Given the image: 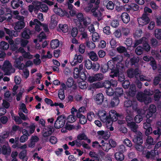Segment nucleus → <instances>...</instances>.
I'll return each instance as SVG.
<instances>
[{"label": "nucleus", "mask_w": 161, "mask_h": 161, "mask_svg": "<svg viewBox=\"0 0 161 161\" xmlns=\"http://www.w3.org/2000/svg\"><path fill=\"white\" fill-rule=\"evenodd\" d=\"M53 128L47 127L44 128L42 131V135L44 137H46L50 136L53 132Z\"/></svg>", "instance_id": "393cba45"}, {"label": "nucleus", "mask_w": 161, "mask_h": 161, "mask_svg": "<svg viewBox=\"0 0 161 161\" xmlns=\"http://www.w3.org/2000/svg\"><path fill=\"white\" fill-rule=\"evenodd\" d=\"M121 64L118 63L114 60L108 61L107 64L103 65L101 68V71L103 73L107 72L108 69L111 70L110 76L112 78L117 76L118 75L119 70L123 68Z\"/></svg>", "instance_id": "f257e3e1"}, {"label": "nucleus", "mask_w": 161, "mask_h": 161, "mask_svg": "<svg viewBox=\"0 0 161 161\" xmlns=\"http://www.w3.org/2000/svg\"><path fill=\"white\" fill-rule=\"evenodd\" d=\"M6 13H5V17L7 21H9L12 18V15L11 14V11L10 9H5Z\"/></svg>", "instance_id": "72a5a7b5"}, {"label": "nucleus", "mask_w": 161, "mask_h": 161, "mask_svg": "<svg viewBox=\"0 0 161 161\" xmlns=\"http://www.w3.org/2000/svg\"><path fill=\"white\" fill-rule=\"evenodd\" d=\"M133 111H130L128 109L126 110L127 115L126 119L127 123L128 126L130 129L133 132L136 131L138 128V125L134 122H131L133 120Z\"/></svg>", "instance_id": "39448f33"}, {"label": "nucleus", "mask_w": 161, "mask_h": 161, "mask_svg": "<svg viewBox=\"0 0 161 161\" xmlns=\"http://www.w3.org/2000/svg\"><path fill=\"white\" fill-rule=\"evenodd\" d=\"M138 113L140 114L137 115L135 117L134 119L135 122L138 123H140L143 119L142 117L141 114H144V112L142 110H137Z\"/></svg>", "instance_id": "412c9836"}, {"label": "nucleus", "mask_w": 161, "mask_h": 161, "mask_svg": "<svg viewBox=\"0 0 161 161\" xmlns=\"http://www.w3.org/2000/svg\"><path fill=\"white\" fill-rule=\"evenodd\" d=\"M92 62L90 60L87 59L85 61V65L87 69H91L92 67Z\"/></svg>", "instance_id": "a18cd8bd"}, {"label": "nucleus", "mask_w": 161, "mask_h": 161, "mask_svg": "<svg viewBox=\"0 0 161 161\" xmlns=\"http://www.w3.org/2000/svg\"><path fill=\"white\" fill-rule=\"evenodd\" d=\"M153 92L150 90H146L144 91V94L142 92H139L137 95V98L141 102H144L146 104L150 103L152 101L151 98L148 96L152 95Z\"/></svg>", "instance_id": "7ed1b4c3"}, {"label": "nucleus", "mask_w": 161, "mask_h": 161, "mask_svg": "<svg viewBox=\"0 0 161 161\" xmlns=\"http://www.w3.org/2000/svg\"><path fill=\"white\" fill-rule=\"evenodd\" d=\"M129 8L128 9H132L135 11H137L138 10L139 6L136 4L135 3H131L130 5H129Z\"/></svg>", "instance_id": "864d4df0"}, {"label": "nucleus", "mask_w": 161, "mask_h": 161, "mask_svg": "<svg viewBox=\"0 0 161 161\" xmlns=\"http://www.w3.org/2000/svg\"><path fill=\"white\" fill-rule=\"evenodd\" d=\"M151 122L152 120L147 119L146 122L143 124V127L146 130L145 133L146 136H148L152 133V128L151 127Z\"/></svg>", "instance_id": "9d476101"}, {"label": "nucleus", "mask_w": 161, "mask_h": 161, "mask_svg": "<svg viewBox=\"0 0 161 161\" xmlns=\"http://www.w3.org/2000/svg\"><path fill=\"white\" fill-rule=\"evenodd\" d=\"M23 2L20 0H13L11 2V5L14 9H16L19 7L20 4L22 5Z\"/></svg>", "instance_id": "cd10ccee"}, {"label": "nucleus", "mask_w": 161, "mask_h": 161, "mask_svg": "<svg viewBox=\"0 0 161 161\" xmlns=\"http://www.w3.org/2000/svg\"><path fill=\"white\" fill-rule=\"evenodd\" d=\"M76 119V118L74 114L69 115L67 118V121L70 123L74 122Z\"/></svg>", "instance_id": "09e8293b"}, {"label": "nucleus", "mask_w": 161, "mask_h": 161, "mask_svg": "<svg viewBox=\"0 0 161 161\" xmlns=\"http://www.w3.org/2000/svg\"><path fill=\"white\" fill-rule=\"evenodd\" d=\"M66 85L68 87H71L74 84V81L72 78H69L66 83Z\"/></svg>", "instance_id": "bf43d9fd"}, {"label": "nucleus", "mask_w": 161, "mask_h": 161, "mask_svg": "<svg viewBox=\"0 0 161 161\" xmlns=\"http://www.w3.org/2000/svg\"><path fill=\"white\" fill-rule=\"evenodd\" d=\"M98 115L100 120L103 122L105 123L107 127L110 131H113L114 129L112 126V121L106 115V112L104 110L99 111Z\"/></svg>", "instance_id": "20e7f679"}, {"label": "nucleus", "mask_w": 161, "mask_h": 161, "mask_svg": "<svg viewBox=\"0 0 161 161\" xmlns=\"http://www.w3.org/2000/svg\"><path fill=\"white\" fill-rule=\"evenodd\" d=\"M46 38V36L45 33L43 32H41L38 37L37 40L39 42H41L42 39H45Z\"/></svg>", "instance_id": "0e129e2a"}, {"label": "nucleus", "mask_w": 161, "mask_h": 161, "mask_svg": "<svg viewBox=\"0 0 161 161\" xmlns=\"http://www.w3.org/2000/svg\"><path fill=\"white\" fill-rule=\"evenodd\" d=\"M25 89L24 88H21L19 91V92L17 95L16 99L17 101H19L21 98L22 95L25 92Z\"/></svg>", "instance_id": "6e6d98bb"}, {"label": "nucleus", "mask_w": 161, "mask_h": 161, "mask_svg": "<svg viewBox=\"0 0 161 161\" xmlns=\"http://www.w3.org/2000/svg\"><path fill=\"white\" fill-rule=\"evenodd\" d=\"M116 112L114 110H110L109 112V118L112 121H116L117 120V117L119 116Z\"/></svg>", "instance_id": "6ab92c4d"}, {"label": "nucleus", "mask_w": 161, "mask_h": 161, "mask_svg": "<svg viewBox=\"0 0 161 161\" xmlns=\"http://www.w3.org/2000/svg\"><path fill=\"white\" fill-rule=\"evenodd\" d=\"M103 98L104 96L102 93L97 94L93 97L94 100L98 104H100L103 103Z\"/></svg>", "instance_id": "a211bd4d"}, {"label": "nucleus", "mask_w": 161, "mask_h": 161, "mask_svg": "<svg viewBox=\"0 0 161 161\" xmlns=\"http://www.w3.org/2000/svg\"><path fill=\"white\" fill-rule=\"evenodd\" d=\"M9 47V45L4 41H2L0 43V50H6Z\"/></svg>", "instance_id": "4c0bfd02"}, {"label": "nucleus", "mask_w": 161, "mask_h": 161, "mask_svg": "<svg viewBox=\"0 0 161 161\" xmlns=\"http://www.w3.org/2000/svg\"><path fill=\"white\" fill-rule=\"evenodd\" d=\"M20 52L23 53V57L25 58L31 59L33 58V56L31 55L29 53H27L25 52L23 48L22 47H20L17 52Z\"/></svg>", "instance_id": "bb28decb"}, {"label": "nucleus", "mask_w": 161, "mask_h": 161, "mask_svg": "<svg viewBox=\"0 0 161 161\" xmlns=\"http://www.w3.org/2000/svg\"><path fill=\"white\" fill-rule=\"evenodd\" d=\"M59 27L60 29L64 33L67 32L68 31V25H66L59 24Z\"/></svg>", "instance_id": "de8ad7c7"}, {"label": "nucleus", "mask_w": 161, "mask_h": 161, "mask_svg": "<svg viewBox=\"0 0 161 161\" xmlns=\"http://www.w3.org/2000/svg\"><path fill=\"white\" fill-rule=\"evenodd\" d=\"M96 81H100L102 80L103 78V75L101 73H98L94 75Z\"/></svg>", "instance_id": "4d7b16f0"}, {"label": "nucleus", "mask_w": 161, "mask_h": 161, "mask_svg": "<svg viewBox=\"0 0 161 161\" xmlns=\"http://www.w3.org/2000/svg\"><path fill=\"white\" fill-rule=\"evenodd\" d=\"M83 59V58L82 55L76 54L75 55L73 61L71 62V64L72 66H75L78 64L81 63Z\"/></svg>", "instance_id": "ddd939ff"}, {"label": "nucleus", "mask_w": 161, "mask_h": 161, "mask_svg": "<svg viewBox=\"0 0 161 161\" xmlns=\"http://www.w3.org/2000/svg\"><path fill=\"white\" fill-rule=\"evenodd\" d=\"M35 125L34 124H31L29 127V133L31 135L33 133L35 130Z\"/></svg>", "instance_id": "69168bd1"}, {"label": "nucleus", "mask_w": 161, "mask_h": 161, "mask_svg": "<svg viewBox=\"0 0 161 161\" xmlns=\"http://www.w3.org/2000/svg\"><path fill=\"white\" fill-rule=\"evenodd\" d=\"M161 97V92L158 90H156L155 91V94L154 95L155 100L158 101L159 100Z\"/></svg>", "instance_id": "37998d69"}, {"label": "nucleus", "mask_w": 161, "mask_h": 161, "mask_svg": "<svg viewBox=\"0 0 161 161\" xmlns=\"http://www.w3.org/2000/svg\"><path fill=\"white\" fill-rule=\"evenodd\" d=\"M12 118L18 124H20L22 123V121L20 118L18 116H16L13 114H12Z\"/></svg>", "instance_id": "13d9d810"}, {"label": "nucleus", "mask_w": 161, "mask_h": 161, "mask_svg": "<svg viewBox=\"0 0 161 161\" xmlns=\"http://www.w3.org/2000/svg\"><path fill=\"white\" fill-rule=\"evenodd\" d=\"M66 117L64 115L58 116L54 123V127L57 129L63 127L65 125Z\"/></svg>", "instance_id": "6e6552de"}, {"label": "nucleus", "mask_w": 161, "mask_h": 161, "mask_svg": "<svg viewBox=\"0 0 161 161\" xmlns=\"http://www.w3.org/2000/svg\"><path fill=\"white\" fill-rule=\"evenodd\" d=\"M115 94L117 96H120L123 94V90L121 88H117L115 92Z\"/></svg>", "instance_id": "e2e57ef3"}, {"label": "nucleus", "mask_w": 161, "mask_h": 161, "mask_svg": "<svg viewBox=\"0 0 161 161\" xmlns=\"http://www.w3.org/2000/svg\"><path fill=\"white\" fill-rule=\"evenodd\" d=\"M136 92V87L134 85H131L129 89V92L128 94L131 96H133Z\"/></svg>", "instance_id": "79ce46f5"}, {"label": "nucleus", "mask_w": 161, "mask_h": 161, "mask_svg": "<svg viewBox=\"0 0 161 161\" xmlns=\"http://www.w3.org/2000/svg\"><path fill=\"white\" fill-rule=\"evenodd\" d=\"M32 5H30L28 6V10L30 12L33 11L36 13H37L39 11L43 12H47L48 8L47 6L42 2L37 1H34L32 3Z\"/></svg>", "instance_id": "f03ea898"}, {"label": "nucleus", "mask_w": 161, "mask_h": 161, "mask_svg": "<svg viewBox=\"0 0 161 161\" xmlns=\"http://www.w3.org/2000/svg\"><path fill=\"white\" fill-rule=\"evenodd\" d=\"M77 139L78 140H86L88 143L91 142L90 140L88 138L87 136L84 133L79 134L77 136Z\"/></svg>", "instance_id": "c756f323"}, {"label": "nucleus", "mask_w": 161, "mask_h": 161, "mask_svg": "<svg viewBox=\"0 0 161 161\" xmlns=\"http://www.w3.org/2000/svg\"><path fill=\"white\" fill-rule=\"evenodd\" d=\"M150 19L146 14H142V17L138 19V22L139 25L143 26L148 24Z\"/></svg>", "instance_id": "f8f14e48"}, {"label": "nucleus", "mask_w": 161, "mask_h": 161, "mask_svg": "<svg viewBox=\"0 0 161 161\" xmlns=\"http://www.w3.org/2000/svg\"><path fill=\"white\" fill-rule=\"evenodd\" d=\"M31 34V33L30 30L25 29L22 33V37L24 38L28 39L30 38V36Z\"/></svg>", "instance_id": "f704fd0d"}, {"label": "nucleus", "mask_w": 161, "mask_h": 161, "mask_svg": "<svg viewBox=\"0 0 161 161\" xmlns=\"http://www.w3.org/2000/svg\"><path fill=\"white\" fill-rule=\"evenodd\" d=\"M79 86L81 89H85L87 87V84L83 80L79 83Z\"/></svg>", "instance_id": "338daca9"}, {"label": "nucleus", "mask_w": 161, "mask_h": 161, "mask_svg": "<svg viewBox=\"0 0 161 161\" xmlns=\"http://www.w3.org/2000/svg\"><path fill=\"white\" fill-rule=\"evenodd\" d=\"M160 80H161V75H159L158 77H155L153 82L154 84L155 85H158Z\"/></svg>", "instance_id": "774afa93"}, {"label": "nucleus", "mask_w": 161, "mask_h": 161, "mask_svg": "<svg viewBox=\"0 0 161 161\" xmlns=\"http://www.w3.org/2000/svg\"><path fill=\"white\" fill-rule=\"evenodd\" d=\"M50 45L52 48L53 49L56 48L59 46V41L57 39L52 40L51 42Z\"/></svg>", "instance_id": "473e14b6"}, {"label": "nucleus", "mask_w": 161, "mask_h": 161, "mask_svg": "<svg viewBox=\"0 0 161 161\" xmlns=\"http://www.w3.org/2000/svg\"><path fill=\"white\" fill-rule=\"evenodd\" d=\"M95 5L96 6L93 7L91 10V12L93 13V15L96 17L97 18L98 20H100L102 18V14L100 11H97L98 8V5L100 3V0H97L95 1Z\"/></svg>", "instance_id": "1a4fd4ad"}, {"label": "nucleus", "mask_w": 161, "mask_h": 161, "mask_svg": "<svg viewBox=\"0 0 161 161\" xmlns=\"http://www.w3.org/2000/svg\"><path fill=\"white\" fill-rule=\"evenodd\" d=\"M57 24V22L55 18V16L54 15H53L51 17V27L52 28L55 27Z\"/></svg>", "instance_id": "5fc2aeb1"}, {"label": "nucleus", "mask_w": 161, "mask_h": 161, "mask_svg": "<svg viewBox=\"0 0 161 161\" xmlns=\"http://www.w3.org/2000/svg\"><path fill=\"white\" fill-rule=\"evenodd\" d=\"M99 39V36L98 34L96 32L93 33L92 35V40L94 42H97L98 41Z\"/></svg>", "instance_id": "603ef678"}, {"label": "nucleus", "mask_w": 161, "mask_h": 161, "mask_svg": "<svg viewBox=\"0 0 161 161\" xmlns=\"http://www.w3.org/2000/svg\"><path fill=\"white\" fill-rule=\"evenodd\" d=\"M136 133V135H134L133 139V141L137 144H142L143 142L142 139V133L139 131H137V129L136 131L134 132Z\"/></svg>", "instance_id": "9b49d317"}, {"label": "nucleus", "mask_w": 161, "mask_h": 161, "mask_svg": "<svg viewBox=\"0 0 161 161\" xmlns=\"http://www.w3.org/2000/svg\"><path fill=\"white\" fill-rule=\"evenodd\" d=\"M147 42L148 39L147 38L144 37H142L141 39L136 41L134 47H136L140 44L142 43L144 50L148 52L150 50V47L147 43Z\"/></svg>", "instance_id": "0eeeda50"}, {"label": "nucleus", "mask_w": 161, "mask_h": 161, "mask_svg": "<svg viewBox=\"0 0 161 161\" xmlns=\"http://www.w3.org/2000/svg\"><path fill=\"white\" fill-rule=\"evenodd\" d=\"M114 155L115 159L117 161H122L124 159V155L121 153L117 152Z\"/></svg>", "instance_id": "7c9ffc66"}, {"label": "nucleus", "mask_w": 161, "mask_h": 161, "mask_svg": "<svg viewBox=\"0 0 161 161\" xmlns=\"http://www.w3.org/2000/svg\"><path fill=\"white\" fill-rule=\"evenodd\" d=\"M1 148H2V152L4 155H9L11 152V148L9 146L8 144L6 145H3L2 147L1 145L0 144V154L1 153Z\"/></svg>", "instance_id": "2eb2a0df"}, {"label": "nucleus", "mask_w": 161, "mask_h": 161, "mask_svg": "<svg viewBox=\"0 0 161 161\" xmlns=\"http://www.w3.org/2000/svg\"><path fill=\"white\" fill-rule=\"evenodd\" d=\"M103 85L99 82H97L96 83H94L92 84L89 86V88L90 89H92L98 88L102 87L103 86Z\"/></svg>", "instance_id": "2f4dec72"}, {"label": "nucleus", "mask_w": 161, "mask_h": 161, "mask_svg": "<svg viewBox=\"0 0 161 161\" xmlns=\"http://www.w3.org/2000/svg\"><path fill=\"white\" fill-rule=\"evenodd\" d=\"M143 60L146 61H150V64L152 66L153 69H155L156 68L155 62L154 59L152 57H150L149 58L147 56H145L143 58Z\"/></svg>", "instance_id": "5701e85b"}, {"label": "nucleus", "mask_w": 161, "mask_h": 161, "mask_svg": "<svg viewBox=\"0 0 161 161\" xmlns=\"http://www.w3.org/2000/svg\"><path fill=\"white\" fill-rule=\"evenodd\" d=\"M90 58L94 61H96L97 60L98 57L96 53L93 51H91L89 53Z\"/></svg>", "instance_id": "a19ab883"}, {"label": "nucleus", "mask_w": 161, "mask_h": 161, "mask_svg": "<svg viewBox=\"0 0 161 161\" xmlns=\"http://www.w3.org/2000/svg\"><path fill=\"white\" fill-rule=\"evenodd\" d=\"M4 30L6 33L8 34L10 36H14L16 37L18 36L17 33L16 31H10L9 30L5 28H4Z\"/></svg>", "instance_id": "58836bf2"}, {"label": "nucleus", "mask_w": 161, "mask_h": 161, "mask_svg": "<svg viewBox=\"0 0 161 161\" xmlns=\"http://www.w3.org/2000/svg\"><path fill=\"white\" fill-rule=\"evenodd\" d=\"M19 158L22 159L23 161H27V157L26 156V151L25 150H23L19 154Z\"/></svg>", "instance_id": "c9c22d12"}, {"label": "nucleus", "mask_w": 161, "mask_h": 161, "mask_svg": "<svg viewBox=\"0 0 161 161\" xmlns=\"http://www.w3.org/2000/svg\"><path fill=\"white\" fill-rule=\"evenodd\" d=\"M40 22L37 19H35L33 21H31L30 23V25L31 26L35 25V29L36 31H40L41 28L40 27Z\"/></svg>", "instance_id": "b1692460"}, {"label": "nucleus", "mask_w": 161, "mask_h": 161, "mask_svg": "<svg viewBox=\"0 0 161 161\" xmlns=\"http://www.w3.org/2000/svg\"><path fill=\"white\" fill-rule=\"evenodd\" d=\"M2 69L5 74L8 75L14 72L15 71V69L12 68L10 62L8 61H6L4 62Z\"/></svg>", "instance_id": "423d86ee"}, {"label": "nucleus", "mask_w": 161, "mask_h": 161, "mask_svg": "<svg viewBox=\"0 0 161 161\" xmlns=\"http://www.w3.org/2000/svg\"><path fill=\"white\" fill-rule=\"evenodd\" d=\"M142 34V31L141 29L137 30L134 34V36L136 38L140 37Z\"/></svg>", "instance_id": "8fccbe9b"}, {"label": "nucleus", "mask_w": 161, "mask_h": 161, "mask_svg": "<svg viewBox=\"0 0 161 161\" xmlns=\"http://www.w3.org/2000/svg\"><path fill=\"white\" fill-rule=\"evenodd\" d=\"M58 96L59 98L61 99H64L65 97L64 92L63 90L60 89L59 90Z\"/></svg>", "instance_id": "680f3d73"}, {"label": "nucleus", "mask_w": 161, "mask_h": 161, "mask_svg": "<svg viewBox=\"0 0 161 161\" xmlns=\"http://www.w3.org/2000/svg\"><path fill=\"white\" fill-rule=\"evenodd\" d=\"M77 116L78 117L80 118V123L81 124H84L87 121V119L84 115H81L80 116H79L78 114H77Z\"/></svg>", "instance_id": "49530a36"}, {"label": "nucleus", "mask_w": 161, "mask_h": 161, "mask_svg": "<svg viewBox=\"0 0 161 161\" xmlns=\"http://www.w3.org/2000/svg\"><path fill=\"white\" fill-rule=\"evenodd\" d=\"M23 60V58L22 56L19 57L18 58L15 59L14 65L15 67L19 69H22L24 67V64L21 63V62Z\"/></svg>", "instance_id": "dca6fc26"}, {"label": "nucleus", "mask_w": 161, "mask_h": 161, "mask_svg": "<svg viewBox=\"0 0 161 161\" xmlns=\"http://www.w3.org/2000/svg\"><path fill=\"white\" fill-rule=\"evenodd\" d=\"M156 106L153 105H151L147 110V113L146 115V117L147 119L151 117L153 114L156 111Z\"/></svg>", "instance_id": "4468645a"}, {"label": "nucleus", "mask_w": 161, "mask_h": 161, "mask_svg": "<svg viewBox=\"0 0 161 161\" xmlns=\"http://www.w3.org/2000/svg\"><path fill=\"white\" fill-rule=\"evenodd\" d=\"M146 144L153 145L154 144V140L151 136H148L146 140Z\"/></svg>", "instance_id": "3c124183"}, {"label": "nucleus", "mask_w": 161, "mask_h": 161, "mask_svg": "<svg viewBox=\"0 0 161 161\" xmlns=\"http://www.w3.org/2000/svg\"><path fill=\"white\" fill-rule=\"evenodd\" d=\"M119 103V100L118 97L114 98L111 100L110 105L112 107H115L118 105Z\"/></svg>", "instance_id": "e433bc0d"}, {"label": "nucleus", "mask_w": 161, "mask_h": 161, "mask_svg": "<svg viewBox=\"0 0 161 161\" xmlns=\"http://www.w3.org/2000/svg\"><path fill=\"white\" fill-rule=\"evenodd\" d=\"M102 149L106 152H108L111 148V146L108 143H104L102 145Z\"/></svg>", "instance_id": "c03bdc74"}, {"label": "nucleus", "mask_w": 161, "mask_h": 161, "mask_svg": "<svg viewBox=\"0 0 161 161\" xmlns=\"http://www.w3.org/2000/svg\"><path fill=\"white\" fill-rule=\"evenodd\" d=\"M121 18L123 22L125 24L128 23L130 20V17L129 14L125 12L122 13Z\"/></svg>", "instance_id": "c85d7f7f"}, {"label": "nucleus", "mask_w": 161, "mask_h": 161, "mask_svg": "<svg viewBox=\"0 0 161 161\" xmlns=\"http://www.w3.org/2000/svg\"><path fill=\"white\" fill-rule=\"evenodd\" d=\"M97 133L99 137L102 138L104 139H107L110 136V135L107 132L103 130L97 131Z\"/></svg>", "instance_id": "a878e982"}, {"label": "nucleus", "mask_w": 161, "mask_h": 161, "mask_svg": "<svg viewBox=\"0 0 161 161\" xmlns=\"http://www.w3.org/2000/svg\"><path fill=\"white\" fill-rule=\"evenodd\" d=\"M132 105L133 110L136 111L137 109V106L135 102L132 103V102L130 100L126 101L124 102V106L125 107L130 108Z\"/></svg>", "instance_id": "4be33fe9"}, {"label": "nucleus", "mask_w": 161, "mask_h": 161, "mask_svg": "<svg viewBox=\"0 0 161 161\" xmlns=\"http://www.w3.org/2000/svg\"><path fill=\"white\" fill-rule=\"evenodd\" d=\"M154 35L155 37L158 40L161 39V29L158 28L154 31Z\"/></svg>", "instance_id": "ea45409f"}, {"label": "nucleus", "mask_w": 161, "mask_h": 161, "mask_svg": "<svg viewBox=\"0 0 161 161\" xmlns=\"http://www.w3.org/2000/svg\"><path fill=\"white\" fill-rule=\"evenodd\" d=\"M82 21H83L84 25L86 26L88 25H90L91 22V20L90 18L86 17Z\"/></svg>", "instance_id": "052dcab7"}, {"label": "nucleus", "mask_w": 161, "mask_h": 161, "mask_svg": "<svg viewBox=\"0 0 161 161\" xmlns=\"http://www.w3.org/2000/svg\"><path fill=\"white\" fill-rule=\"evenodd\" d=\"M53 11L55 14L60 16H63L64 15V12L61 8L58 7L57 4L54 5Z\"/></svg>", "instance_id": "aec40b11"}, {"label": "nucleus", "mask_w": 161, "mask_h": 161, "mask_svg": "<svg viewBox=\"0 0 161 161\" xmlns=\"http://www.w3.org/2000/svg\"><path fill=\"white\" fill-rule=\"evenodd\" d=\"M20 21L14 24V29L18 31L23 28L25 26L24 19H19Z\"/></svg>", "instance_id": "f3484780"}]
</instances>
